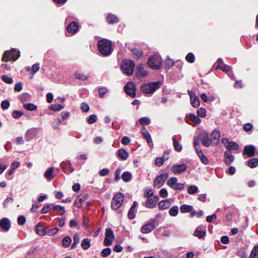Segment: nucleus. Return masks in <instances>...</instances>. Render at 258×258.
<instances>
[{"label":"nucleus","instance_id":"680f3d73","mask_svg":"<svg viewBox=\"0 0 258 258\" xmlns=\"http://www.w3.org/2000/svg\"><path fill=\"white\" fill-rule=\"evenodd\" d=\"M10 103L7 100H3L1 103V107L4 110L8 109L10 107Z\"/></svg>","mask_w":258,"mask_h":258},{"label":"nucleus","instance_id":"09e8293b","mask_svg":"<svg viewBox=\"0 0 258 258\" xmlns=\"http://www.w3.org/2000/svg\"><path fill=\"white\" fill-rule=\"evenodd\" d=\"M185 60L189 63H193L195 60V57L193 53L189 52L185 56Z\"/></svg>","mask_w":258,"mask_h":258},{"label":"nucleus","instance_id":"6e6552de","mask_svg":"<svg viewBox=\"0 0 258 258\" xmlns=\"http://www.w3.org/2000/svg\"><path fill=\"white\" fill-rule=\"evenodd\" d=\"M114 239V234L111 228H106L103 241L104 245L105 246H110L112 245V241Z\"/></svg>","mask_w":258,"mask_h":258},{"label":"nucleus","instance_id":"72a5a7b5","mask_svg":"<svg viewBox=\"0 0 258 258\" xmlns=\"http://www.w3.org/2000/svg\"><path fill=\"white\" fill-rule=\"evenodd\" d=\"M198 155L199 157L200 158L201 162L207 165L209 163V160L208 158L204 155L203 153L202 152V150L200 149V152H198Z\"/></svg>","mask_w":258,"mask_h":258},{"label":"nucleus","instance_id":"c9c22d12","mask_svg":"<svg viewBox=\"0 0 258 258\" xmlns=\"http://www.w3.org/2000/svg\"><path fill=\"white\" fill-rule=\"evenodd\" d=\"M72 242V239L69 236H66L62 239V246L63 247H69Z\"/></svg>","mask_w":258,"mask_h":258},{"label":"nucleus","instance_id":"dca6fc26","mask_svg":"<svg viewBox=\"0 0 258 258\" xmlns=\"http://www.w3.org/2000/svg\"><path fill=\"white\" fill-rule=\"evenodd\" d=\"M147 74L148 71L144 69L143 64H141L137 66L136 72V76L137 78L141 79L146 76Z\"/></svg>","mask_w":258,"mask_h":258},{"label":"nucleus","instance_id":"20e7f679","mask_svg":"<svg viewBox=\"0 0 258 258\" xmlns=\"http://www.w3.org/2000/svg\"><path fill=\"white\" fill-rule=\"evenodd\" d=\"M20 52L16 49L7 50L3 54L2 60L3 61H15L20 57Z\"/></svg>","mask_w":258,"mask_h":258},{"label":"nucleus","instance_id":"0eeeda50","mask_svg":"<svg viewBox=\"0 0 258 258\" xmlns=\"http://www.w3.org/2000/svg\"><path fill=\"white\" fill-rule=\"evenodd\" d=\"M124 196L121 192L117 193L112 198L111 207L112 210H117L122 204Z\"/></svg>","mask_w":258,"mask_h":258},{"label":"nucleus","instance_id":"9d476101","mask_svg":"<svg viewBox=\"0 0 258 258\" xmlns=\"http://www.w3.org/2000/svg\"><path fill=\"white\" fill-rule=\"evenodd\" d=\"M123 89L125 93L132 98L136 97V86L133 83L128 82L124 86Z\"/></svg>","mask_w":258,"mask_h":258},{"label":"nucleus","instance_id":"4d7b16f0","mask_svg":"<svg viewBox=\"0 0 258 258\" xmlns=\"http://www.w3.org/2000/svg\"><path fill=\"white\" fill-rule=\"evenodd\" d=\"M111 252V250L110 248H105L103 249L101 252V256L103 257H106L110 254Z\"/></svg>","mask_w":258,"mask_h":258},{"label":"nucleus","instance_id":"6e6d98bb","mask_svg":"<svg viewBox=\"0 0 258 258\" xmlns=\"http://www.w3.org/2000/svg\"><path fill=\"white\" fill-rule=\"evenodd\" d=\"M198 188L196 185H191L187 189V192L189 194L193 195L198 191Z\"/></svg>","mask_w":258,"mask_h":258},{"label":"nucleus","instance_id":"e2e57ef3","mask_svg":"<svg viewBox=\"0 0 258 258\" xmlns=\"http://www.w3.org/2000/svg\"><path fill=\"white\" fill-rule=\"evenodd\" d=\"M164 158L161 157H158L155 161V164L157 166H161L164 163Z\"/></svg>","mask_w":258,"mask_h":258},{"label":"nucleus","instance_id":"3c124183","mask_svg":"<svg viewBox=\"0 0 258 258\" xmlns=\"http://www.w3.org/2000/svg\"><path fill=\"white\" fill-rule=\"evenodd\" d=\"M140 123L143 125H148L150 124L151 120L148 117H143L140 119Z\"/></svg>","mask_w":258,"mask_h":258},{"label":"nucleus","instance_id":"9b49d317","mask_svg":"<svg viewBox=\"0 0 258 258\" xmlns=\"http://www.w3.org/2000/svg\"><path fill=\"white\" fill-rule=\"evenodd\" d=\"M256 149V147L252 145H246L242 151L243 155H246L248 157H252L255 154Z\"/></svg>","mask_w":258,"mask_h":258},{"label":"nucleus","instance_id":"e433bc0d","mask_svg":"<svg viewBox=\"0 0 258 258\" xmlns=\"http://www.w3.org/2000/svg\"><path fill=\"white\" fill-rule=\"evenodd\" d=\"M23 106L29 111H34L37 109V106L33 103H25L23 104Z\"/></svg>","mask_w":258,"mask_h":258},{"label":"nucleus","instance_id":"603ef678","mask_svg":"<svg viewBox=\"0 0 258 258\" xmlns=\"http://www.w3.org/2000/svg\"><path fill=\"white\" fill-rule=\"evenodd\" d=\"M59 229L57 227L51 228L46 231V234L49 236H52L58 232Z\"/></svg>","mask_w":258,"mask_h":258},{"label":"nucleus","instance_id":"a19ab883","mask_svg":"<svg viewBox=\"0 0 258 258\" xmlns=\"http://www.w3.org/2000/svg\"><path fill=\"white\" fill-rule=\"evenodd\" d=\"M121 177L124 181L127 182L131 180L132 174L128 171H125L123 172Z\"/></svg>","mask_w":258,"mask_h":258},{"label":"nucleus","instance_id":"f704fd0d","mask_svg":"<svg viewBox=\"0 0 258 258\" xmlns=\"http://www.w3.org/2000/svg\"><path fill=\"white\" fill-rule=\"evenodd\" d=\"M239 147L238 144L235 142H230L229 144L226 145V148L228 150H237Z\"/></svg>","mask_w":258,"mask_h":258},{"label":"nucleus","instance_id":"a211bd4d","mask_svg":"<svg viewBox=\"0 0 258 258\" xmlns=\"http://www.w3.org/2000/svg\"><path fill=\"white\" fill-rule=\"evenodd\" d=\"M224 162L227 166H229L235 159L232 153L227 151L224 152Z\"/></svg>","mask_w":258,"mask_h":258},{"label":"nucleus","instance_id":"5701e85b","mask_svg":"<svg viewBox=\"0 0 258 258\" xmlns=\"http://www.w3.org/2000/svg\"><path fill=\"white\" fill-rule=\"evenodd\" d=\"M50 210H56V205H54L52 204L46 205L42 208L41 213L46 214Z\"/></svg>","mask_w":258,"mask_h":258},{"label":"nucleus","instance_id":"338daca9","mask_svg":"<svg viewBox=\"0 0 258 258\" xmlns=\"http://www.w3.org/2000/svg\"><path fill=\"white\" fill-rule=\"evenodd\" d=\"M252 124L251 123H247L243 126V129L245 132L250 131L252 128Z\"/></svg>","mask_w":258,"mask_h":258},{"label":"nucleus","instance_id":"f257e3e1","mask_svg":"<svg viewBox=\"0 0 258 258\" xmlns=\"http://www.w3.org/2000/svg\"><path fill=\"white\" fill-rule=\"evenodd\" d=\"M98 47L99 52L104 56L109 55L113 50L111 41L105 38L98 41Z\"/></svg>","mask_w":258,"mask_h":258},{"label":"nucleus","instance_id":"7ed1b4c3","mask_svg":"<svg viewBox=\"0 0 258 258\" xmlns=\"http://www.w3.org/2000/svg\"><path fill=\"white\" fill-rule=\"evenodd\" d=\"M147 64L154 70H160L162 68V58L158 55H152L149 57Z\"/></svg>","mask_w":258,"mask_h":258},{"label":"nucleus","instance_id":"49530a36","mask_svg":"<svg viewBox=\"0 0 258 258\" xmlns=\"http://www.w3.org/2000/svg\"><path fill=\"white\" fill-rule=\"evenodd\" d=\"M177 181V179L175 177H171L167 182V184L172 188H174L173 187L176 184Z\"/></svg>","mask_w":258,"mask_h":258},{"label":"nucleus","instance_id":"0e129e2a","mask_svg":"<svg viewBox=\"0 0 258 258\" xmlns=\"http://www.w3.org/2000/svg\"><path fill=\"white\" fill-rule=\"evenodd\" d=\"M26 218L24 216H20L18 218V224L19 225H23L26 222Z\"/></svg>","mask_w":258,"mask_h":258},{"label":"nucleus","instance_id":"473e14b6","mask_svg":"<svg viewBox=\"0 0 258 258\" xmlns=\"http://www.w3.org/2000/svg\"><path fill=\"white\" fill-rule=\"evenodd\" d=\"M165 68L170 69L174 65L175 62L169 57H167L164 61Z\"/></svg>","mask_w":258,"mask_h":258},{"label":"nucleus","instance_id":"4c0bfd02","mask_svg":"<svg viewBox=\"0 0 258 258\" xmlns=\"http://www.w3.org/2000/svg\"><path fill=\"white\" fill-rule=\"evenodd\" d=\"M75 76L76 78L82 81L87 80L89 78V75H85L83 73L79 72L75 73Z\"/></svg>","mask_w":258,"mask_h":258},{"label":"nucleus","instance_id":"37998d69","mask_svg":"<svg viewBox=\"0 0 258 258\" xmlns=\"http://www.w3.org/2000/svg\"><path fill=\"white\" fill-rule=\"evenodd\" d=\"M74 241L71 246L72 249H74L77 247V245L80 242V236L78 233H76L75 234L74 236Z\"/></svg>","mask_w":258,"mask_h":258},{"label":"nucleus","instance_id":"864d4df0","mask_svg":"<svg viewBox=\"0 0 258 258\" xmlns=\"http://www.w3.org/2000/svg\"><path fill=\"white\" fill-rule=\"evenodd\" d=\"M2 80L6 83L11 84L13 82V79L11 77L4 75L2 77Z\"/></svg>","mask_w":258,"mask_h":258},{"label":"nucleus","instance_id":"4468645a","mask_svg":"<svg viewBox=\"0 0 258 258\" xmlns=\"http://www.w3.org/2000/svg\"><path fill=\"white\" fill-rule=\"evenodd\" d=\"M79 30V25L78 22L73 21L67 27V31L72 34H76Z\"/></svg>","mask_w":258,"mask_h":258},{"label":"nucleus","instance_id":"393cba45","mask_svg":"<svg viewBox=\"0 0 258 258\" xmlns=\"http://www.w3.org/2000/svg\"><path fill=\"white\" fill-rule=\"evenodd\" d=\"M170 206V203L168 200H164L160 201L158 204V208L160 210H165Z\"/></svg>","mask_w":258,"mask_h":258},{"label":"nucleus","instance_id":"774afa93","mask_svg":"<svg viewBox=\"0 0 258 258\" xmlns=\"http://www.w3.org/2000/svg\"><path fill=\"white\" fill-rule=\"evenodd\" d=\"M81 108L84 112H87L89 110L90 107L87 103L83 102L81 104Z\"/></svg>","mask_w":258,"mask_h":258},{"label":"nucleus","instance_id":"58836bf2","mask_svg":"<svg viewBox=\"0 0 258 258\" xmlns=\"http://www.w3.org/2000/svg\"><path fill=\"white\" fill-rule=\"evenodd\" d=\"M194 235L199 238H202L206 236V231L200 230H199V228H197L196 229Z\"/></svg>","mask_w":258,"mask_h":258},{"label":"nucleus","instance_id":"412c9836","mask_svg":"<svg viewBox=\"0 0 258 258\" xmlns=\"http://www.w3.org/2000/svg\"><path fill=\"white\" fill-rule=\"evenodd\" d=\"M220 137V132L217 130H215L211 134V141L215 144H217L219 143Z\"/></svg>","mask_w":258,"mask_h":258},{"label":"nucleus","instance_id":"7c9ffc66","mask_svg":"<svg viewBox=\"0 0 258 258\" xmlns=\"http://www.w3.org/2000/svg\"><path fill=\"white\" fill-rule=\"evenodd\" d=\"M145 205L148 208L153 209L156 207V203L154 199L148 198L146 202Z\"/></svg>","mask_w":258,"mask_h":258},{"label":"nucleus","instance_id":"f3484780","mask_svg":"<svg viewBox=\"0 0 258 258\" xmlns=\"http://www.w3.org/2000/svg\"><path fill=\"white\" fill-rule=\"evenodd\" d=\"M45 223L44 222H39L36 226H35V231L36 233L40 236H44L46 234V230L44 228Z\"/></svg>","mask_w":258,"mask_h":258},{"label":"nucleus","instance_id":"ddd939ff","mask_svg":"<svg viewBox=\"0 0 258 258\" xmlns=\"http://www.w3.org/2000/svg\"><path fill=\"white\" fill-rule=\"evenodd\" d=\"M188 94L190 97V103L192 106L198 108L200 104L199 97L191 90L188 91Z\"/></svg>","mask_w":258,"mask_h":258},{"label":"nucleus","instance_id":"052dcab7","mask_svg":"<svg viewBox=\"0 0 258 258\" xmlns=\"http://www.w3.org/2000/svg\"><path fill=\"white\" fill-rule=\"evenodd\" d=\"M97 117L95 114H92L89 116L87 122L89 124H92L96 122Z\"/></svg>","mask_w":258,"mask_h":258},{"label":"nucleus","instance_id":"de8ad7c7","mask_svg":"<svg viewBox=\"0 0 258 258\" xmlns=\"http://www.w3.org/2000/svg\"><path fill=\"white\" fill-rule=\"evenodd\" d=\"M178 213V207L176 206L172 207L169 211V213L171 216H176Z\"/></svg>","mask_w":258,"mask_h":258},{"label":"nucleus","instance_id":"c85d7f7f","mask_svg":"<svg viewBox=\"0 0 258 258\" xmlns=\"http://www.w3.org/2000/svg\"><path fill=\"white\" fill-rule=\"evenodd\" d=\"M91 239L89 238H84L82 241L81 246L84 250H87L91 246Z\"/></svg>","mask_w":258,"mask_h":258},{"label":"nucleus","instance_id":"6ab92c4d","mask_svg":"<svg viewBox=\"0 0 258 258\" xmlns=\"http://www.w3.org/2000/svg\"><path fill=\"white\" fill-rule=\"evenodd\" d=\"M201 142L202 144L206 147H208L210 146V144L212 142L211 141V139H209V136L208 134L205 133L202 135L201 136Z\"/></svg>","mask_w":258,"mask_h":258},{"label":"nucleus","instance_id":"2f4dec72","mask_svg":"<svg viewBox=\"0 0 258 258\" xmlns=\"http://www.w3.org/2000/svg\"><path fill=\"white\" fill-rule=\"evenodd\" d=\"M53 167H50L48 168L47 171L44 173V176L48 179H52L54 177V175L53 174Z\"/></svg>","mask_w":258,"mask_h":258},{"label":"nucleus","instance_id":"423d86ee","mask_svg":"<svg viewBox=\"0 0 258 258\" xmlns=\"http://www.w3.org/2000/svg\"><path fill=\"white\" fill-rule=\"evenodd\" d=\"M135 63L134 61L131 60L122 61L120 68L123 73L131 75L133 74Z\"/></svg>","mask_w":258,"mask_h":258},{"label":"nucleus","instance_id":"5fc2aeb1","mask_svg":"<svg viewBox=\"0 0 258 258\" xmlns=\"http://www.w3.org/2000/svg\"><path fill=\"white\" fill-rule=\"evenodd\" d=\"M23 114L24 113L23 112L18 110H14L12 112V115L14 118L18 119L22 116Z\"/></svg>","mask_w":258,"mask_h":258},{"label":"nucleus","instance_id":"69168bd1","mask_svg":"<svg viewBox=\"0 0 258 258\" xmlns=\"http://www.w3.org/2000/svg\"><path fill=\"white\" fill-rule=\"evenodd\" d=\"M121 173V169L120 168H117L114 172L115 180L118 181L120 179V174Z\"/></svg>","mask_w":258,"mask_h":258},{"label":"nucleus","instance_id":"cd10ccee","mask_svg":"<svg viewBox=\"0 0 258 258\" xmlns=\"http://www.w3.org/2000/svg\"><path fill=\"white\" fill-rule=\"evenodd\" d=\"M189 119L192 121L196 125L201 122V119L198 116H196L193 113H190L187 116Z\"/></svg>","mask_w":258,"mask_h":258},{"label":"nucleus","instance_id":"39448f33","mask_svg":"<svg viewBox=\"0 0 258 258\" xmlns=\"http://www.w3.org/2000/svg\"><path fill=\"white\" fill-rule=\"evenodd\" d=\"M159 225V222L156 219H151L147 223L142 226L141 232L143 234H148L153 231Z\"/></svg>","mask_w":258,"mask_h":258},{"label":"nucleus","instance_id":"c756f323","mask_svg":"<svg viewBox=\"0 0 258 258\" xmlns=\"http://www.w3.org/2000/svg\"><path fill=\"white\" fill-rule=\"evenodd\" d=\"M180 211L183 213H189L192 211L193 210V207L190 205L183 204L180 207Z\"/></svg>","mask_w":258,"mask_h":258},{"label":"nucleus","instance_id":"f8f14e48","mask_svg":"<svg viewBox=\"0 0 258 258\" xmlns=\"http://www.w3.org/2000/svg\"><path fill=\"white\" fill-rule=\"evenodd\" d=\"M187 166L184 164H174L171 167L172 172L175 174H181L186 171Z\"/></svg>","mask_w":258,"mask_h":258},{"label":"nucleus","instance_id":"a878e982","mask_svg":"<svg viewBox=\"0 0 258 258\" xmlns=\"http://www.w3.org/2000/svg\"><path fill=\"white\" fill-rule=\"evenodd\" d=\"M134 58L137 60L140 59L143 56V52L141 49H133L132 51Z\"/></svg>","mask_w":258,"mask_h":258},{"label":"nucleus","instance_id":"2eb2a0df","mask_svg":"<svg viewBox=\"0 0 258 258\" xmlns=\"http://www.w3.org/2000/svg\"><path fill=\"white\" fill-rule=\"evenodd\" d=\"M11 221L7 218H3L0 220V228L3 231L7 232L11 228Z\"/></svg>","mask_w":258,"mask_h":258},{"label":"nucleus","instance_id":"8fccbe9b","mask_svg":"<svg viewBox=\"0 0 258 258\" xmlns=\"http://www.w3.org/2000/svg\"><path fill=\"white\" fill-rule=\"evenodd\" d=\"M198 116L201 117H205L206 115V110L205 108L201 107L197 110Z\"/></svg>","mask_w":258,"mask_h":258},{"label":"nucleus","instance_id":"79ce46f5","mask_svg":"<svg viewBox=\"0 0 258 258\" xmlns=\"http://www.w3.org/2000/svg\"><path fill=\"white\" fill-rule=\"evenodd\" d=\"M86 197V196H83L82 197H78L75 202V206L77 208H80L82 206V203L85 200Z\"/></svg>","mask_w":258,"mask_h":258},{"label":"nucleus","instance_id":"b1692460","mask_svg":"<svg viewBox=\"0 0 258 258\" xmlns=\"http://www.w3.org/2000/svg\"><path fill=\"white\" fill-rule=\"evenodd\" d=\"M141 133L144 137L145 138L147 143L148 144L152 143V140L151 139V137L150 136V134H149V132L146 130V128L144 127H143L141 131Z\"/></svg>","mask_w":258,"mask_h":258},{"label":"nucleus","instance_id":"bb28decb","mask_svg":"<svg viewBox=\"0 0 258 258\" xmlns=\"http://www.w3.org/2000/svg\"><path fill=\"white\" fill-rule=\"evenodd\" d=\"M117 154L118 157L122 160H126L128 156V154L127 152L125 150L123 149H119L117 151Z\"/></svg>","mask_w":258,"mask_h":258},{"label":"nucleus","instance_id":"aec40b11","mask_svg":"<svg viewBox=\"0 0 258 258\" xmlns=\"http://www.w3.org/2000/svg\"><path fill=\"white\" fill-rule=\"evenodd\" d=\"M106 21L109 24L117 23L119 22L118 17L111 13H109L106 17Z\"/></svg>","mask_w":258,"mask_h":258},{"label":"nucleus","instance_id":"bf43d9fd","mask_svg":"<svg viewBox=\"0 0 258 258\" xmlns=\"http://www.w3.org/2000/svg\"><path fill=\"white\" fill-rule=\"evenodd\" d=\"M136 213V210L131 208L127 214L128 218L130 219H134L135 218Z\"/></svg>","mask_w":258,"mask_h":258},{"label":"nucleus","instance_id":"1a4fd4ad","mask_svg":"<svg viewBox=\"0 0 258 258\" xmlns=\"http://www.w3.org/2000/svg\"><path fill=\"white\" fill-rule=\"evenodd\" d=\"M168 177V174L167 173H162L157 176L154 181V187L157 188L161 187Z\"/></svg>","mask_w":258,"mask_h":258},{"label":"nucleus","instance_id":"ea45409f","mask_svg":"<svg viewBox=\"0 0 258 258\" xmlns=\"http://www.w3.org/2000/svg\"><path fill=\"white\" fill-rule=\"evenodd\" d=\"M173 145L175 150L177 152H180L182 150V147L181 145L175 139V138L173 139Z\"/></svg>","mask_w":258,"mask_h":258},{"label":"nucleus","instance_id":"4be33fe9","mask_svg":"<svg viewBox=\"0 0 258 258\" xmlns=\"http://www.w3.org/2000/svg\"><path fill=\"white\" fill-rule=\"evenodd\" d=\"M245 164L250 168H254L258 166V159L253 158L245 162Z\"/></svg>","mask_w":258,"mask_h":258},{"label":"nucleus","instance_id":"13d9d810","mask_svg":"<svg viewBox=\"0 0 258 258\" xmlns=\"http://www.w3.org/2000/svg\"><path fill=\"white\" fill-rule=\"evenodd\" d=\"M98 92L99 97L103 98L104 95L108 92V89L106 87L99 88Z\"/></svg>","mask_w":258,"mask_h":258},{"label":"nucleus","instance_id":"a18cd8bd","mask_svg":"<svg viewBox=\"0 0 258 258\" xmlns=\"http://www.w3.org/2000/svg\"><path fill=\"white\" fill-rule=\"evenodd\" d=\"M63 106L59 104H51L50 107L49 109L53 111H60L63 108Z\"/></svg>","mask_w":258,"mask_h":258},{"label":"nucleus","instance_id":"c03bdc74","mask_svg":"<svg viewBox=\"0 0 258 258\" xmlns=\"http://www.w3.org/2000/svg\"><path fill=\"white\" fill-rule=\"evenodd\" d=\"M248 258H258V245L253 248Z\"/></svg>","mask_w":258,"mask_h":258},{"label":"nucleus","instance_id":"f03ea898","mask_svg":"<svg viewBox=\"0 0 258 258\" xmlns=\"http://www.w3.org/2000/svg\"><path fill=\"white\" fill-rule=\"evenodd\" d=\"M161 85V83L160 81L143 84L141 86V90L146 94H152L159 89Z\"/></svg>","mask_w":258,"mask_h":258}]
</instances>
